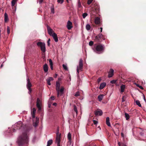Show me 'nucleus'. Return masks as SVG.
Segmentation results:
<instances>
[{
    "label": "nucleus",
    "mask_w": 146,
    "mask_h": 146,
    "mask_svg": "<svg viewBox=\"0 0 146 146\" xmlns=\"http://www.w3.org/2000/svg\"><path fill=\"white\" fill-rule=\"evenodd\" d=\"M101 81V79L100 78H98L97 80L98 83H99Z\"/></svg>",
    "instance_id": "603ef678"
},
{
    "label": "nucleus",
    "mask_w": 146,
    "mask_h": 146,
    "mask_svg": "<svg viewBox=\"0 0 146 146\" xmlns=\"http://www.w3.org/2000/svg\"><path fill=\"white\" fill-rule=\"evenodd\" d=\"M66 27L68 30H70L73 27L72 23L70 21H68L67 23Z\"/></svg>",
    "instance_id": "9b49d317"
},
{
    "label": "nucleus",
    "mask_w": 146,
    "mask_h": 146,
    "mask_svg": "<svg viewBox=\"0 0 146 146\" xmlns=\"http://www.w3.org/2000/svg\"><path fill=\"white\" fill-rule=\"evenodd\" d=\"M102 39L104 40L105 38L104 36L101 33H99L95 37V40L98 42H101Z\"/></svg>",
    "instance_id": "0eeeda50"
},
{
    "label": "nucleus",
    "mask_w": 146,
    "mask_h": 146,
    "mask_svg": "<svg viewBox=\"0 0 146 146\" xmlns=\"http://www.w3.org/2000/svg\"><path fill=\"white\" fill-rule=\"evenodd\" d=\"M125 145H123L122 146H125Z\"/></svg>",
    "instance_id": "338daca9"
},
{
    "label": "nucleus",
    "mask_w": 146,
    "mask_h": 146,
    "mask_svg": "<svg viewBox=\"0 0 146 146\" xmlns=\"http://www.w3.org/2000/svg\"><path fill=\"white\" fill-rule=\"evenodd\" d=\"M57 76H58V74H55V75H54V77L55 78H56L57 77Z\"/></svg>",
    "instance_id": "052dcab7"
},
{
    "label": "nucleus",
    "mask_w": 146,
    "mask_h": 146,
    "mask_svg": "<svg viewBox=\"0 0 146 146\" xmlns=\"http://www.w3.org/2000/svg\"><path fill=\"white\" fill-rule=\"evenodd\" d=\"M53 141L52 139L50 140L47 142V146H50L52 143Z\"/></svg>",
    "instance_id": "bb28decb"
},
{
    "label": "nucleus",
    "mask_w": 146,
    "mask_h": 146,
    "mask_svg": "<svg viewBox=\"0 0 146 146\" xmlns=\"http://www.w3.org/2000/svg\"><path fill=\"white\" fill-rule=\"evenodd\" d=\"M106 83L103 82L100 84L99 88L100 89H102L106 86Z\"/></svg>",
    "instance_id": "aec40b11"
},
{
    "label": "nucleus",
    "mask_w": 146,
    "mask_h": 146,
    "mask_svg": "<svg viewBox=\"0 0 146 146\" xmlns=\"http://www.w3.org/2000/svg\"><path fill=\"white\" fill-rule=\"evenodd\" d=\"M37 45L40 47L41 50L44 53L46 51L45 44L44 43L38 42L37 43Z\"/></svg>",
    "instance_id": "7ed1b4c3"
},
{
    "label": "nucleus",
    "mask_w": 146,
    "mask_h": 146,
    "mask_svg": "<svg viewBox=\"0 0 146 146\" xmlns=\"http://www.w3.org/2000/svg\"><path fill=\"white\" fill-rule=\"evenodd\" d=\"M22 126V124L21 122H19L15 124V125L13 126L12 129H13V132H15L16 131V129L14 128H16V129H20Z\"/></svg>",
    "instance_id": "423d86ee"
},
{
    "label": "nucleus",
    "mask_w": 146,
    "mask_h": 146,
    "mask_svg": "<svg viewBox=\"0 0 146 146\" xmlns=\"http://www.w3.org/2000/svg\"><path fill=\"white\" fill-rule=\"evenodd\" d=\"M4 21L5 22H7L9 21V19L7 14L5 13L4 14Z\"/></svg>",
    "instance_id": "412c9836"
},
{
    "label": "nucleus",
    "mask_w": 146,
    "mask_h": 146,
    "mask_svg": "<svg viewBox=\"0 0 146 146\" xmlns=\"http://www.w3.org/2000/svg\"><path fill=\"white\" fill-rule=\"evenodd\" d=\"M138 86L141 89H143V87L141 86Z\"/></svg>",
    "instance_id": "6e6d98bb"
},
{
    "label": "nucleus",
    "mask_w": 146,
    "mask_h": 146,
    "mask_svg": "<svg viewBox=\"0 0 146 146\" xmlns=\"http://www.w3.org/2000/svg\"><path fill=\"white\" fill-rule=\"evenodd\" d=\"M60 140H56V143H57V146H60Z\"/></svg>",
    "instance_id": "72a5a7b5"
},
{
    "label": "nucleus",
    "mask_w": 146,
    "mask_h": 146,
    "mask_svg": "<svg viewBox=\"0 0 146 146\" xmlns=\"http://www.w3.org/2000/svg\"><path fill=\"white\" fill-rule=\"evenodd\" d=\"M36 111V110L35 108H33L32 110V111L31 112L32 116L33 118L35 117Z\"/></svg>",
    "instance_id": "a211bd4d"
},
{
    "label": "nucleus",
    "mask_w": 146,
    "mask_h": 146,
    "mask_svg": "<svg viewBox=\"0 0 146 146\" xmlns=\"http://www.w3.org/2000/svg\"><path fill=\"white\" fill-rule=\"evenodd\" d=\"M125 117L126 118V119L127 120H128L130 118L129 115L128 113H125Z\"/></svg>",
    "instance_id": "cd10ccee"
},
{
    "label": "nucleus",
    "mask_w": 146,
    "mask_h": 146,
    "mask_svg": "<svg viewBox=\"0 0 146 146\" xmlns=\"http://www.w3.org/2000/svg\"><path fill=\"white\" fill-rule=\"evenodd\" d=\"M39 11L40 12H41L42 11H40V10H39Z\"/></svg>",
    "instance_id": "774afa93"
},
{
    "label": "nucleus",
    "mask_w": 146,
    "mask_h": 146,
    "mask_svg": "<svg viewBox=\"0 0 146 146\" xmlns=\"http://www.w3.org/2000/svg\"><path fill=\"white\" fill-rule=\"evenodd\" d=\"M116 82V80H113L110 81V83L112 84H115Z\"/></svg>",
    "instance_id": "58836bf2"
},
{
    "label": "nucleus",
    "mask_w": 146,
    "mask_h": 146,
    "mask_svg": "<svg viewBox=\"0 0 146 146\" xmlns=\"http://www.w3.org/2000/svg\"><path fill=\"white\" fill-rule=\"evenodd\" d=\"M54 40L56 42H57L58 41V38L57 36V35L56 34L54 33L53 34V35H52Z\"/></svg>",
    "instance_id": "f3484780"
},
{
    "label": "nucleus",
    "mask_w": 146,
    "mask_h": 146,
    "mask_svg": "<svg viewBox=\"0 0 146 146\" xmlns=\"http://www.w3.org/2000/svg\"><path fill=\"white\" fill-rule=\"evenodd\" d=\"M118 145L119 146H121V143H120V142H118Z\"/></svg>",
    "instance_id": "e2e57ef3"
},
{
    "label": "nucleus",
    "mask_w": 146,
    "mask_h": 146,
    "mask_svg": "<svg viewBox=\"0 0 146 146\" xmlns=\"http://www.w3.org/2000/svg\"><path fill=\"white\" fill-rule=\"evenodd\" d=\"M60 140V134L59 133V129L58 128L56 133V140Z\"/></svg>",
    "instance_id": "f8f14e48"
},
{
    "label": "nucleus",
    "mask_w": 146,
    "mask_h": 146,
    "mask_svg": "<svg viewBox=\"0 0 146 146\" xmlns=\"http://www.w3.org/2000/svg\"><path fill=\"white\" fill-rule=\"evenodd\" d=\"M68 139H71V135L70 133H69L68 134Z\"/></svg>",
    "instance_id": "473e14b6"
},
{
    "label": "nucleus",
    "mask_w": 146,
    "mask_h": 146,
    "mask_svg": "<svg viewBox=\"0 0 146 146\" xmlns=\"http://www.w3.org/2000/svg\"><path fill=\"white\" fill-rule=\"evenodd\" d=\"M50 66V68L52 70H53V65H51V66Z\"/></svg>",
    "instance_id": "bf43d9fd"
},
{
    "label": "nucleus",
    "mask_w": 146,
    "mask_h": 146,
    "mask_svg": "<svg viewBox=\"0 0 146 146\" xmlns=\"http://www.w3.org/2000/svg\"><path fill=\"white\" fill-rule=\"evenodd\" d=\"M50 38H49L47 41V45L48 46H50Z\"/></svg>",
    "instance_id": "37998d69"
},
{
    "label": "nucleus",
    "mask_w": 146,
    "mask_h": 146,
    "mask_svg": "<svg viewBox=\"0 0 146 146\" xmlns=\"http://www.w3.org/2000/svg\"><path fill=\"white\" fill-rule=\"evenodd\" d=\"M48 80H50V81H52L53 80V78L52 77H50L48 79Z\"/></svg>",
    "instance_id": "49530a36"
},
{
    "label": "nucleus",
    "mask_w": 146,
    "mask_h": 146,
    "mask_svg": "<svg viewBox=\"0 0 146 146\" xmlns=\"http://www.w3.org/2000/svg\"><path fill=\"white\" fill-rule=\"evenodd\" d=\"M125 88V86L124 85H122L121 87V92L122 93L124 92V90Z\"/></svg>",
    "instance_id": "5701e85b"
},
{
    "label": "nucleus",
    "mask_w": 146,
    "mask_h": 146,
    "mask_svg": "<svg viewBox=\"0 0 146 146\" xmlns=\"http://www.w3.org/2000/svg\"><path fill=\"white\" fill-rule=\"evenodd\" d=\"M121 136L122 137H124V135L123 133H121Z\"/></svg>",
    "instance_id": "13d9d810"
},
{
    "label": "nucleus",
    "mask_w": 146,
    "mask_h": 146,
    "mask_svg": "<svg viewBox=\"0 0 146 146\" xmlns=\"http://www.w3.org/2000/svg\"><path fill=\"white\" fill-rule=\"evenodd\" d=\"M87 15V14L86 13H84L83 14L82 17L83 18H85Z\"/></svg>",
    "instance_id": "4c0bfd02"
},
{
    "label": "nucleus",
    "mask_w": 146,
    "mask_h": 146,
    "mask_svg": "<svg viewBox=\"0 0 146 146\" xmlns=\"http://www.w3.org/2000/svg\"><path fill=\"white\" fill-rule=\"evenodd\" d=\"M136 103L139 107H141V105L139 101L138 100H137L135 102Z\"/></svg>",
    "instance_id": "7c9ffc66"
},
{
    "label": "nucleus",
    "mask_w": 146,
    "mask_h": 146,
    "mask_svg": "<svg viewBox=\"0 0 146 146\" xmlns=\"http://www.w3.org/2000/svg\"><path fill=\"white\" fill-rule=\"evenodd\" d=\"M104 96L103 94H101L98 96V98L100 101H101L102 100Z\"/></svg>",
    "instance_id": "b1692460"
},
{
    "label": "nucleus",
    "mask_w": 146,
    "mask_h": 146,
    "mask_svg": "<svg viewBox=\"0 0 146 146\" xmlns=\"http://www.w3.org/2000/svg\"><path fill=\"white\" fill-rule=\"evenodd\" d=\"M50 98L52 100H54V97L53 96H51L50 97Z\"/></svg>",
    "instance_id": "4d7b16f0"
},
{
    "label": "nucleus",
    "mask_w": 146,
    "mask_h": 146,
    "mask_svg": "<svg viewBox=\"0 0 146 146\" xmlns=\"http://www.w3.org/2000/svg\"><path fill=\"white\" fill-rule=\"evenodd\" d=\"M93 0H88L87 1V4L90 5L92 2Z\"/></svg>",
    "instance_id": "79ce46f5"
},
{
    "label": "nucleus",
    "mask_w": 146,
    "mask_h": 146,
    "mask_svg": "<svg viewBox=\"0 0 146 146\" xmlns=\"http://www.w3.org/2000/svg\"><path fill=\"white\" fill-rule=\"evenodd\" d=\"M64 89L63 88H61L60 89L59 91V97L60 96L62 95L63 94V92L64 91Z\"/></svg>",
    "instance_id": "393cba45"
},
{
    "label": "nucleus",
    "mask_w": 146,
    "mask_h": 146,
    "mask_svg": "<svg viewBox=\"0 0 146 146\" xmlns=\"http://www.w3.org/2000/svg\"><path fill=\"white\" fill-rule=\"evenodd\" d=\"M100 29H101L100 32H102V28L101 27L100 28Z\"/></svg>",
    "instance_id": "0e129e2a"
},
{
    "label": "nucleus",
    "mask_w": 146,
    "mask_h": 146,
    "mask_svg": "<svg viewBox=\"0 0 146 146\" xmlns=\"http://www.w3.org/2000/svg\"><path fill=\"white\" fill-rule=\"evenodd\" d=\"M79 95V93L78 92H76V94L75 95V96L76 97L78 96Z\"/></svg>",
    "instance_id": "a18cd8bd"
},
{
    "label": "nucleus",
    "mask_w": 146,
    "mask_h": 146,
    "mask_svg": "<svg viewBox=\"0 0 146 146\" xmlns=\"http://www.w3.org/2000/svg\"><path fill=\"white\" fill-rule=\"evenodd\" d=\"M94 113L96 115H101L102 114V112L101 110H99L95 111Z\"/></svg>",
    "instance_id": "ddd939ff"
},
{
    "label": "nucleus",
    "mask_w": 146,
    "mask_h": 146,
    "mask_svg": "<svg viewBox=\"0 0 146 146\" xmlns=\"http://www.w3.org/2000/svg\"><path fill=\"white\" fill-rule=\"evenodd\" d=\"M143 97H144V100H145V96L144 95H143Z\"/></svg>",
    "instance_id": "69168bd1"
},
{
    "label": "nucleus",
    "mask_w": 146,
    "mask_h": 146,
    "mask_svg": "<svg viewBox=\"0 0 146 146\" xmlns=\"http://www.w3.org/2000/svg\"><path fill=\"white\" fill-rule=\"evenodd\" d=\"M122 102H123L125 101V96H123V97L122 98Z\"/></svg>",
    "instance_id": "864d4df0"
},
{
    "label": "nucleus",
    "mask_w": 146,
    "mask_h": 146,
    "mask_svg": "<svg viewBox=\"0 0 146 146\" xmlns=\"http://www.w3.org/2000/svg\"><path fill=\"white\" fill-rule=\"evenodd\" d=\"M17 0H12L11 1V5L12 6H14L17 2Z\"/></svg>",
    "instance_id": "2f4dec72"
},
{
    "label": "nucleus",
    "mask_w": 146,
    "mask_h": 146,
    "mask_svg": "<svg viewBox=\"0 0 146 146\" xmlns=\"http://www.w3.org/2000/svg\"><path fill=\"white\" fill-rule=\"evenodd\" d=\"M47 30L48 34L51 36L54 33L52 29H51L49 27H47Z\"/></svg>",
    "instance_id": "4468645a"
},
{
    "label": "nucleus",
    "mask_w": 146,
    "mask_h": 146,
    "mask_svg": "<svg viewBox=\"0 0 146 146\" xmlns=\"http://www.w3.org/2000/svg\"><path fill=\"white\" fill-rule=\"evenodd\" d=\"M74 111L76 112V115H77L78 114V111L77 110V107L75 105L74 106Z\"/></svg>",
    "instance_id": "c85d7f7f"
},
{
    "label": "nucleus",
    "mask_w": 146,
    "mask_h": 146,
    "mask_svg": "<svg viewBox=\"0 0 146 146\" xmlns=\"http://www.w3.org/2000/svg\"><path fill=\"white\" fill-rule=\"evenodd\" d=\"M36 122L34 125V126L35 127H36L37 125L39 122V119L36 117Z\"/></svg>",
    "instance_id": "a878e982"
},
{
    "label": "nucleus",
    "mask_w": 146,
    "mask_h": 146,
    "mask_svg": "<svg viewBox=\"0 0 146 146\" xmlns=\"http://www.w3.org/2000/svg\"><path fill=\"white\" fill-rule=\"evenodd\" d=\"M64 1V0H57V2L58 3H60L61 4Z\"/></svg>",
    "instance_id": "c9c22d12"
},
{
    "label": "nucleus",
    "mask_w": 146,
    "mask_h": 146,
    "mask_svg": "<svg viewBox=\"0 0 146 146\" xmlns=\"http://www.w3.org/2000/svg\"><path fill=\"white\" fill-rule=\"evenodd\" d=\"M29 141L28 136L26 132L23 133L18 138L17 142L19 146H21L24 143H27Z\"/></svg>",
    "instance_id": "f257e3e1"
},
{
    "label": "nucleus",
    "mask_w": 146,
    "mask_h": 146,
    "mask_svg": "<svg viewBox=\"0 0 146 146\" xmlns=\"http://www.w3.org/2000/svg\"><path fill=\"white\" fill-rule=\"evenodd\" d=\"M43 68L45 72H47L48 71V66L46 64H45L43 66Z\"/></svg>",
    "instance_id": "6ab92c4d"
},
{
    "label": "nucleus",
    "mask_w": 146,
    "mask_h": 146,
    "mask_svg": "<svg viewBox=\"0 0 146 146\" xmlns=\"http://www.w3.org/2000/svg\"><path fill=\"white\" fill-rule=\"evenodd\" d=\"M28 90H29V91L28 92V93L29 94H30L31 93V92H32V90H31V88H27Z\"/></svg>",
    "instance_id": "c03bdc74"
},
{
    "label": "nucleus",
    "mask_w": 146,
    "mask_h": 146,
    "mask_svg": "<svg viewBox=\"0 0 146 146\" xmlns=\"http://www.w3.org/2000/svg\"><path fill=\"white\" fill-rule=\"evenodd\" d=\"M56 104H56V103H54L53 104V106H56Z\"/></svg>",
    "instance_id": "680f3d73"
},
{
    "label": "nucleus",
    "mask_w": 146,
    "mask_h": 146,
    "mask_svg": "<svg viewBox=\"0 0 146 146\" xmlns=\"http://www.w3.org/2000/svg\"><path fill=\"white\" fill-rule=\"evenodd\" d=\"M94 22L96 24L98 25L99 26H100L101 24L100 21V18L98 17H97L96 18Z\"/></svg>",
    "instance_id": "9d476101"
},
{
    "label": "nucleus",
    "mask_w": 146,
    "mask_h": 146,
    "mask_svg": "<svg viewBox=\"0 0 146 146\" xmlns=\"http://www.w3.org/2000/svg\"><path fill=\"white\" fill-rule=\"evenodd\" d=\"M94 49L95 52L98 54H101L104 51L105 46L102 44H95L94 45Z\"/></svg>",
    "instance_id": "f03ea898"
},
{
    "label": "nucleus",
    "mask_w": 146,
    "mask_h": 146,
    "mask_svg": "<svg viewBox=\"0 0 146 146\" xmlns=\"http://www.w3.org/2000/svg\"><path fill=\"white\" fill-rule=\"evenodd\" d=\"M62 67L64 69H65V70H68V68L66 65L64 64H63Z\"/></svg>",
    "instance_id": "f704fd0d"
},
{
    "label": "nucleus",
    "mask_w": 146,
    "mask_h": 146,
    "mask_svg": "<svg viewBox=\"0 0 146 146\" xmlns=\"http://www.w3.org/2000/svg\"><path fill=\"white\" fill-rule=\"evenodd\" d=\"M43 0H39L38 2L40 4L42 3Z\"/></svg>",
    "instance_id": "5fc2aeb1"
},
{
    "label": "nucleus",
    "mask_w": 146,
    "mask_h": 146,
    "mask_svg": "<svg viewBox=\"0 0 146 146\" xmlns=\"http://www.w3.org/2000/svg\"><path fill=\"white\" fill-rule=\"evenodd\" d=\"M68 143H69V144L70 145L71 144V139H68Z\"/></svg>",
    "instance_id": "3c124183"
},
{
    "label": "nucleus",
    "mask_w": 146,
    "mask_h": 146,
    "mask_svg": "<svg viewBox=\"0 0 146 146\" xmlns=\"http://www.w3.org/2000/svg\"><path fill=\"white\" fill-rule=\"evenodd\" d=\"M86 29L87 30L89 31L91 28V26L89 24H87L86 26Z\"/></svg>",
    "instance_id": "c756f323"
},
{
    "label": "nucleus",
    "mask_w": 146,
    "mask_h": 146,
    "mask_svg": "<svg viewBox=\"0 0 146 146\" xmlns=\"http://www.w3.org/2000/svg\"><path fill=\"white\" fill-rule=\"evenodd\" d=\"M27 88H31L32 86V84H31L30 80L29 78H28L27 79Z\"/></svg>",
    "instance_id": "dca6fc26"
},
{
    "label": "nucleus",
    "mask_w": 146,
    "mask_h": 146,
    "mask_svg": "<svg viewBox=\"0 0 146 146\" xmlns=\"http://www.w3.org/2000/svg\"><path fill=\"white\" fill-rule=\"evenodd\" d=\"M60 87V83L58 82H56V89L57 91V96L59 97V91Z\"/></svg>",
    "instance_id": "6e6552de"
},
{
    "label": "nucleus",
    "mask_w": 146,
    "mask_h": 146,
    "mask_svg": "<svg viewBox=\"0 0 146 146\" xmlns=\"http://www.w3.org/2000/svg\"><path fill=\"white\" fill-rule=\"evenodd\" d=\"M83 67V60L80 59L79 61V66H77V72L78 74H79V71H82V70Z\"/></svg>",
    "instance_id": "20e7f679"
},
{
    "label": "nucleus",
    "mask_w": 146,
    "mask_h": 146,
    "mask_svg": "<svg viewBox=\"0 0 146 146\" xmlns=\"http://www.w3.org/2000/svg\"><path fill=\"white\" fill-rule=\"evenodd\" d=\"M49 61L50 63V66L53 65V63L52 60L50 59H49Z\"/></svg>",
    "instance_id": "e433bc0d"
},
{
    "label": "nucleus",
    "mask_w": 146,
    "mask_h": 146,
    "mask_svg": "<svg viewBox=\"0 0 146 146\" xmlns=\"http://www.w3.org/2000/svg\"><path fill=\"white\" fill-rule=\"evenodd\" d=\"M7 31L8 34H9L10 33V31L9 27H7Z\"/></svg>",
    "instance_id": "a19ab883"
},
{
    "label": "nucleus",
    "mask_w": 146,
    "mask_h": 146,
    "mask_svg": "<svg viewBox=\"0 0 146 146\" xmlns=\"http://www.w3.org/2000/svg\"><path fill=\"white\" fill-rule=\"evenodd\" d=\"M51 11L53 13H54V8H52L51 9Z\"/></svg>",
    "instance_id": "8fccbe9b"
},
{
    "label": "nucleus",
    "mask_w": 146,
    "mask_h": 146,
    "mask_svg": "<svg viewBox=\"0 0 146 146\" xmlns=\"http://www.w3.org/2000/svg\"><path fill=\"white\" fill-rule=\"evenodd\" d=\"M93 122L94 123L95 125H96L98 123V121H97L95 120H93Z\"/></svg>",
    "instance_id": "09e8293b"
},
{
    "label": "nucleus",
    "mask_w": 146,
    "mask_h": 146,
    "mask_svg": "<svg viewBox=\"0 0 146 146\" xmlns=\"http://www.w3.org/2000/svg\"><path fill=\"white\" fill-rule=\"evenodd\" d=\"M47 84H48V85H51V83H50V81L48 80V79H47Z\"/></svg>",
    "instance_id": "de8ad7c7"
},
{
    "label": "nucleus",
    "mask_w": 146,
    "mask_h": 146,
    "mask_svg": "<svg viewBox=\"0 0 146 146\" xmlns=\"http://www.w3.org/2000/svg\"><path fill=\"white\" fill-rule=\"evenodd\" d=\"M94 42L92 41H90L89 42V45L90 46H92Z\"/></svg>",
    "instance_id": "ea45409f"
},
{
    "label": "nucleus",
    "mask_w": 146,
    "mask_h": 146,
    "mask_svg": "<svg viewBox=\"0 0 146 146\" xmlns=\"http://www.w3.org/2000/svg\"><path fill=\"white\" fill-rule=\"evenodd\" d=\"M106 124L108 126H110L111 125L110 122V118L108 117L106 118Z\"/></svg>",
    "instance_id": "4be33fe9"
},
{
    "label": "nucleus",
    "mask_w": 146,
    "mask_h": 146,
    "mask_svg": "<svg viewBox=\"0 0 146 146\" xmlns=\"http://www.w3.org/2000/svg\"><path fill=\"white\" fill-rule=\"evenodd\" d=\"M114 72V70L113 69H111L109 72L108 77L109 78L112 77L113 75Z\"/></svg>",
    "instance_id": "2eb2a0df"
},
{
    "label": "nucleus",
    "mask_w": 146,
    "mask_h": 146,
    "mask_svg": "<svg viewBox=\"0 0 146 146\" xmlns=\"http://www.w3.org/2000/svg\"><path fill=\"white\" fill-rule=\"evenodd\" d=\"M100 11V7L98 4L95 3L93 5V7H92V11L93 12H96V13H98Z\"/></svg>",
    "instance_id": "39448f33"
},
{
    "label": "nucleus",
    "mask_w": 146,
    "mask_h": 146,
    "mask_svg": "<svg viewBox=\"0 0 146 146\" xmlns=\"http://www.w3.org/2000/svg\"><path fill=\"white\" fill-rule=\"evenodd\" d=\"M41 102L38 98L37 99L36 106L38 108V111H40L41 110Z\"/></svg>",
    "instance_id": "1a4fd4ad"
}]
</instances>
